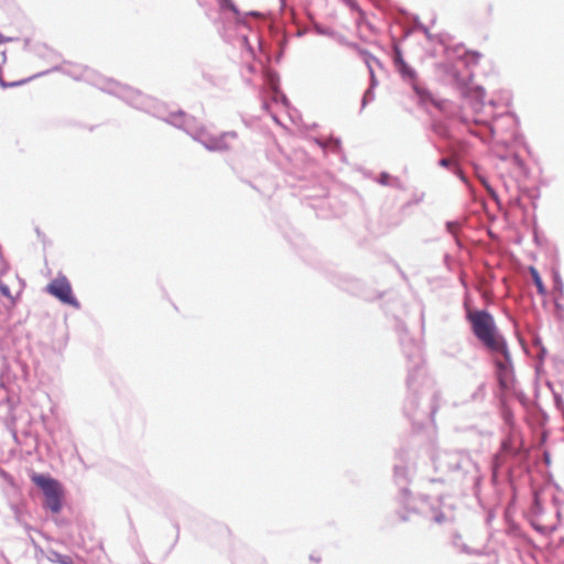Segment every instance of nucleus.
Here are the masks:
<instances>
[{"label": "nucleus", "instance_id": "nucleus-7", "mask_svg": "<svg viewBox=\"0 0 564 564\" xmlns=\"http://www.w3.org/2000/svg\"><path fill=\"white\" fill-rule=\"evenodd\" d=\"M438 164L443 167H451L455 165L454 159H442Z\"/></svg>", "mask_w": 564, "mask_h": 564}, {"label": "nucleus", "instance_id": "nucleus-1", "mask_svg": "<svg viewBox=\"0 0 564 564\" xmlns=\"http://www.w3.org/2000/svg\"><path fill=\"white\" fill-rule=\"evenodd\" d=\"M467 321L470 323L473 334L486 349L508 355L506 340L499 333L492 315L486 311H468Z\"/></svg>", "mask_w": 564, "mask_h": 564}, {"label": "nucleus", "instance_id": "nucleus-2", "mask_svg": "<svg viewBox=\"0 0 564 564\" xmlns=\"http://www.w3.org/2000/svg\"><path fill=\"white\" fill-rule=\"evenodd\" d=\"M31 480L42 489L44 496V507L50 509L54 514L63 508L65 491L63 486L56 478L43 474H33Z\"/></svg>", "mask_w": 564, "mask_h": 564}, {"label": "nucleus", "instance_id": "nucleus-6", "mask_svg": "<svg viewBox=\"0 0 564 564\" xmlns=\"http://www.w3.org/2000/svg\"><path fill=\"white\" fill-rule=\"evenodd\" d=\"M529 272H530V275H531V279H532L533 283L535 284V286L538 289V292L542 296H545V294H546L545 284L543 283L539 271L535 268L530 267L529 268Z\"/></svg>", "mask_w": 564, "mask_h": 564}, {"label": "nucleus", "instance_id": "nucleus-10", "mask_svg": "<svg viewBox=\"0 0 564 564\" xmlns=\"http://www.w3.org/2000/svg\"><path fill=\"white\" fill-rule=\"evenodd\" d=\"M3 37L0 35V44L3 43Z\"/></svg>", "mask_w": 564, "mask_h": 564}, {"label": "nucleus", "instance_id": "nucleus-4", "mask_svg": "<svg viewBox=\"0 0 564 564\" xmlns=\"http://www.w3.org/2000/svg\"><path fill=\"white\" fill-rule=\"evenodd\" d=\"M502 356L503 360L496 362L498 368V383L502 389H510L514 383V372L511 356L509 351L508 355Z\"/></svg>", "mask_w": 564, "mask_h": 564}, {"label": "nucleus", "instance_id": "nucleus-9", "mask_svg": "<svg viewBox=\"0 0 564 564\" xmlns=\"http://www.w3.org/2000/svg\"><path fill=\"white\" fill-rule=\"evenodd\" d=\"M223 6H226L232 10L234 6L230 0H220Z\"/></svg>", "mask_w": 564, "mask_h": 564}, {"label": "nucleus", "instance_id": "nucleus-8", "mask_svg": "<svg viewBox=\"0 0 564 564\" xmlns=\"http://www.w3.org/2000/svg\"><path fill=\"white\" fill-rule=\"evenodd\" d=\"M0 290L2 294L7 297H10V289L7 285L0 284Z\"/></svg>", "mask_w": 564, "mask_h": 564}, {"label": "nucleus", "instance_id": "nucleus-3", "mask_svg": "<svg viewBox=\"0 0 564 564\" xmlns=\"http://www.w3.org/2000/svg\"><path fill=\"white\" fill-rule=\"evenodd\" d=\"M46 291L64 304L72 305L73 307L79 306L78 301L75 299L72 284L65 275H58L57 279L48 283Z\"/></svg>", "mask_w": 564, "mask_h": 564}, {"label": "nucleus", "instance_id": "nucleus-5", "mask_svg": "<svg viewBox=\"0 0 564 564\" xmlns=\"http://www.w3.org/2000/svg\"><path fill=\"white\" fill-rule=\"evenodd\" d=\"M236 139L235 132H225L204 139L203 144L209 151H228L232 149V141Z\"/></svg>", "mask_w": 564, "mask_h": 564}]
</instances>
